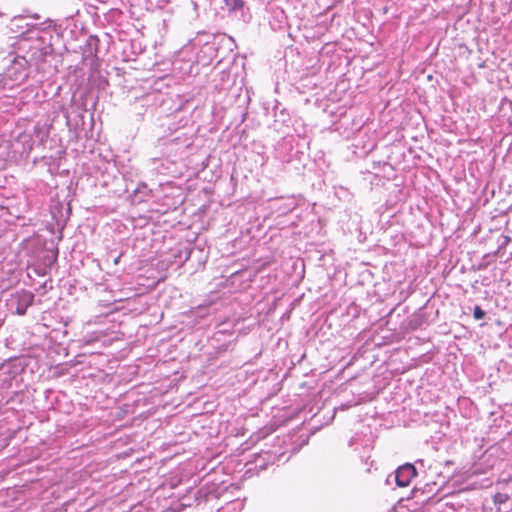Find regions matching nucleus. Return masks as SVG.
<instances>
[{
    "mask_svg": "<svg viewBox=\"0 0 512 512\" xmlns=\"http://www.w3.org/2000/svg\"><path fill=\"white\" fill-rule=\"evenodd\" d=\"M417 475L416 468L412 464L400 466L396 471V484L400 487H407L411 480Z\"/></svg>",
    "mask_w": 512,
    "mask_h": 512,
    "instance_id": "f257e3e1",
    "label": "nucleus"
},
{
    "mask_svg": "<svg viewBox=\"0 0 512 512\" xmlns=\"http://www.w3.org/2000/svg\"><path fill=\"white\" fill-rule=\"evenodd\" d=\"M16 299V313L20 316H23L26 314L28 307H30L33 304L34 295L29 291H21L16 294Z\"/></svg>",
    "mask_w": 512,
    "mask_h": 512,
    "instance_id": "f03ea898",
    "label": "nucleus"
},
{
    "mask_svg": "<svg viewBox=\"0 0 512 512\" xmlns=\"http://www.w3.org/2000/svg\"><path fill=\"white\" fill-rule=\"evenodd\" d=\"M224 4L230 12L241 9L244 6L242 0H224Z\"/></svg>",
    "mask_w": 512,
    "mask_h": 512,
    "instance_id": "7ed1b4c3",
    "label": "nucleus"
},
{
    "mask_svg": "<svg viewBox=\"0 0 512 512\" xmlns=\"http://www.w3.org/2000/svg\"><path fill=\"white\" fill-rule=\"evenodd\" d=\"M508 500V495L505 493H496L493 497L495 504H503Z\"/></svg>",
    "mask_w": 512,
    "mask_h": 512,
    "instance_id": "20e7f679",
    "label": "nucleus"
},
{
    "mask_svg": "<svg viewBox=\"0 0 512 512\" xmlns=\"http://www.w3.org/2000/svg\"><path fill=\"white\" fill-rule=\"evenodd\" d=\"M473 316L476 320H480L485 316V312L480 306H476L474 308Z\"/></svg>",
    "mask_w": 512,
    "mask_h": 512,
    "instance_id": "39448f33",
    "label": "nucleus"
},
{
    "mask_svg": "<svg viewBox=\"0 0 512 512\" xmlns=\"http://www.w3.org/2000/svg\"><path fill=\"white\" fill-rule=\"evenodd\" d=\"M121 255H119L117 258L114 259L113 263L117 265L120 261Z\"/></svg>",
    "mask_w": 512,
    "mask_h": 512,
    "instance_id": "423d86ee",
    "label": "nucleus"
}]
</instances>
